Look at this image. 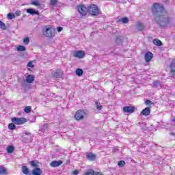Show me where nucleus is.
Returning a JSON list of instances; mask_svg holds the SVG:
<instances>
[{"label": "nucleus", "instance_id": "obj_1", "mask_svg": "<svg viewBox=\"0 0 175 175\" xmlns=\"http://www.w3.org/2000/svg\"><path fill=\"white\" fill-rule=\"evenodd\" d=\"M152 13L156 23L160 27H166L169 24V15L165 10L163 5L159 3H154L152 8Z\"/></svg>", "mask_w": 175, "mask_h": 175}, {"label": "nucleus", "instance_id": "obj_2", "mask_svg": "<svg viewBox=\"0 0 175 175\" xmlns=\"http://www.w3.org/2000/svg\"><path fill=\"white\" fill-rule=\"evenodd\" d=\"M88 116V111L87 109H79L77 111L74 116V118L77 120V121H81V120L87 118Z\"/></svg>", "mask_w": 175, "mask_h": 175}, {"label": "nucleus", "instance_id": "obj_3", "mask_svg": "<svg viewBox=\"0 0 175 175\" xmlns=\"http://www.w3.org/2000/svg\"><path fill=\"white\" fill-rule=\"evenodd\" d=\"M42 31L46 38H54L55 36V29L51 26H46Z\"/></svg>", "mask_w": 175, "mask_h": 175}, {"label": "nucleus", "instance_id": "obj_4", "mask_svg": "<svg viewBox=\"0 0 175 175\" xmlns=\"http://www.w3.org/2000/svg\"><path fill=\"white\" fill-rule=\"evenodd\" d=\"M88 13H90L91 16H98L99 15V8L95 4H92L88 6Z\"/></svg>", "mask_w": 175, "mask_h": 175}, {"label": "nucleus", "instance_id": "obj_5", "mask_svg": "<svg viewBox=\"0 0 175 175\" xmlns=\"http://www.w3.org/2000/svg\"><path fill=\"white\" fill-rule=\"evenodd\" d=\"M11 121L16 125H23L27 122V119L25 118H12Z\"/></svg>", "mask_w": 175, "mask_h": 175}, {"label": "nucleus", "instance_id": "obj_6", "mask_svg": "<svg viewBox=\"0 0 175 175\" xmlns=\"http://www.w3.org/2000/svg\"><path fill=\"white\" fill-rule=\"evenodd\" d=\"M78 12L81 16H87L88 13V7H85L84 5H78Z\"/></svg>", "mask_w": 175, "mask_h": 175}, {"label": "nucleus", "instance_id": "obj_7", "mask_svg": "<svg viewBox=\"0 0 175 175\" xmlns=\"http://www.w3.org/2000/svg\"><path fill=\"white\" fill-rule=\"evenodd\" d=\"M64 163L63 161L59 160V161H52L50 163L51 167H58V166H61Z\"/></svg>", "mask_w": 175, "mask_h": 175}, {"label": "nucleus", "instance_id": "obj_8", "mask_svg": "<svg viewBox=\"0 0 175 175\" xmlns=\"http://www.w3.org/2000/svg\"><path fill=\"white\" fill-rule=\"evenodd\" d=\"M85 53L83 51H77L74 53V57L76 58H84Z\"/></svg>", "mask_w": 175, "mask_h": 175}, {"label": "nucleus", "instance_id": "obj_9", "mask_svg": "<svg viewBox=\"0 0 175 175\" xmlns=\"http://www.w3.org/2000/svg\"><path fill=\"white\" fill-rule=\"evenodd\" d=\"M153 57H154V55L152 54V53L150 51L147 52L144 56L146 62H150Z\"/></svg>", "mask_w": 175, "mask_h": 175}, {"label": "nucleus", "instance_id": "obj_10", "mask_svg": "<svg viewBox=\"0 0 175 175\" xmlns=\"http://www.w3.org/2000/svg\"><path fill=\"white\" fill-rule=\"evenodd\" d=\"M135 110V107H124L123 108V111H124V113H129V114H132V113H133Z\"/></svg>", "mask_w": 175, "mask_h": 175}, {"label": "nucleus", "instance_id": "obj_11", "mask_svg": "<svg viewBox=\"0 0 175 175\" xmlns=\"http://www.w3.org/2000/svg\"><path fill=\"white\" fill-rule=\"evenodd\" d=\"M151 113V108L150 107H146L144 109L140 115L141 116H145V117H147V116H150V113Z\"/></svg>", "mask_w": 175, "mask_h": 175}, {"label": "nucleus", "instance_id": "obj_12", "mask_svg": "<svg viewBox=\"0 0 175 175\" xmlns=\"http://www.w3.org/2000/svg\"><path fill=\"white\" fill-rule=\"evenodd\" d=\"M52 74L55 79H59L62 77V72L61 70L53 71Z\"/></svg>", "mask_w": 175, "mask_h": 175}, {"label": "nucleus", "instance_id": "obj_13", "mask_svg": "<svg viewBox=\"0 0 175 175\" xmlns=\"http://www.w3.org/2000/svg\"><path fill=\"white\" fill-rule=\"evenodd\" d=\"M43 173L42 169L39 167H36L32 170L31 174L32 175H41Z\"/></svg>", "mask_w": 175, "mask_h": 175}, {"label": "nucleus", "instance_id": "obj_14", "mask_svg": "<svg viewBox=\"0 0 175 175\" xmlns=\"http://www.w3.org/2000/svg\"><path fill=\"white\" fill-rule=\"evenodd\" d=\"M21 170H22V172L23 173V174H25V175H31V172L29 171V169L25 165L22 166Z\"/></svg>", "mask_w": 175, "mask_h": 175}, {"label": "nucleus", "instance_id": "obj_15", "mask_svg": "<svg viewBox=\"0 0 175 175\" xmlns=\"http://www.w3.org/2000/svg\"><path fill=\"white\" fill-rule=\"evenodd\" d=\"M27 13H29V14H31L32 16H34V14H37V16H39V12H38L32 8H28L27 10Z\"/></svg>", "mask_w": 175, "mask_h": 175}, {"label": "nucleus", "instance_id": "obj_16", "mask_svg": "<svg viewBox=\"0 0 175 175\" xmlns=\"http://www.w3.org/2000/svg\"><path fill=\"white\" fill-rule=\"evenodd\" d=\"M86 157L88 159H89V161H95V158H96V156L90 152L87 154Z\"/></svg>", "mask_w": 175, "mask_h": 175}, {"label": "nucleus", "instance_id": "obj_17", "mask_svg": "<svg viewBox=\"0 0 175 175\" xmlns=\"http://www.w3.org/2000/svg\"><path fill=\"white\" fill-rule=\"evenodd\" d=\"M27 83H33V81H35V76L32 75H28L27 77Z\"/></svg>", "mask_w": 175, "mask_h": 175}, {"label": "nucleus", "instance_id": "obj_18", "mask_svg": "<svg viewBox=\"0 0 175 175\" xmlns=\"http://www.w3.org/2000/svg\"><path fill=\"white\" fill-rule=\"evenodd\" d=\"M145 27H144V24L139 22L137 23V31H143V29H144Z\"/></svg>", "mask_w": 175, "mask_h": 175}, {"label": "nucleus", "instance_id": "obj_19", "mask_svg": "<svg viewBox=\"0 0 175 175\" xmlns=\"http://www.w3.org/2000/svg\"><path fill=\"white\" fill-rule=\"evenodd\" d=\"M153 43L156 46H163V44H162V42L159 40L158 38L153 40Z\"/></svg>", "mask_w": 175, "mask_h": 175}, {"label": "nucleus", "instance_id": "obj_20", "mask_svg": "<svg viewBox=\"0 0 175 175\" xmlns=\"http://www.w3.org/2000/svg\"><path fill=\"white\" fill-rule=\"evenodd\" d=\"M8 173V170L5 167L0 165V175L6 174Z\"/></svg>", "mask_w": 175, "mask_h": 175}, {"label": "nucleus", "instance_id": "obj_21", "mask_svg": "<svg viewBox=\"0 0 175 175\" xmlns=\"http://www.w3.org/2000/svg\"><path fill=\"white\" fill-rule=\"evenodd\" d=\"M29 165H31V166H33V167H38L39 162L35 161H29Z\"/></svg>", "mask_w": 175, "mask_h": 175}, {"label": "nucleus", "instance_id": "obj_22", "mask_svg": "<svg viewBox=\"0 0 175 175\" xmlns=\"http://www.w3.org/2000/svg\"><path fill=\"white\" fill-rule=\"evenodd\" d=\"M83 73H84V71H83V69H81V68H77L76 70L77 76H79V77L83 76Z\"/></svg>", "mask_w": 175, "mask_h": 175}, {"label": "nucleus", "instance_id": "obj_23", "mask_svg": "<svg viewBox=\"0 0 175 175\" xmlns=\"http://www.w3.org/2000/svg\"><path fill=\"white\" fill-rule=\"evenodd\" d=\"M13 151H14V146H9L7 148V152L8 154H12Z\"/></svg>", "mask_w": 175, "mask_h": 175}, {"label": "nucleus", "instance_id": "obj_24", "mask_svg": "<svg viewBox=\"0 0 175 175\" xmlns=\"http://www.w3.org/2000/svg\"><path fill=\"white\" fill-rule=\"evenodd\" d=\"M31 5H34V6H38V8H40V3H39V0H33L31 1Z\"/></svg>", "mask_w": 175, "mask_h": 175}, {"label": "nucleus", "instance_id": "obj_25", "mask_svg": "<svg viewBox=\"0 0 175 175\" xmlns=\"http://www.w3.org/2000/svg\"><path fill=\"white\" fill-rule=\"evenodd\" d=\"M152 84H153V87H154V88L162 87V84H161V82H159V81H153Z\"/></svg>", "mask_w": 175, "mask_h": 175}, {"label": "nucleus", "instance_id": "obj_26", "mask_svg": "<svg viewBox=\"0 0 175 175\" xmlns=\"http://www.w3.org/2000/svg\"><path fill=\"white\" fill-rule=\"evenodd\" d=\"M119 21H121L123 24H128L129 23V18L124 17L119 20Z\"/></svg>", "mask_w": 175, "mask_h": 175}, {"label": "nucleus", "instance_id": "obj_27", "mask_svg": "<svg viewBox=\"0 0 175 175\" xmlns=\"http://www.w3.org/2000/svg\"><path fill=\"white\" fill-rule=\"evenodd\" d=\"M8 129H10V131H14V129H16V124H14V123H10L8 124Z\"/></svg>", "mask_w": 175, "mask_h": 175}, {"label": "nucleus", "instance_id": "obj_28", "mask_svg": "<svg viewBox=\"0 0 175 175\" xmlns=\"http://www.w3.org/2000/svg\"><path fill=\"white\" fill-rule=\"evenodd\" d=\"M116 42L118 44H120V43H122V37L121 36H118L116 37Z\"/></svg>", "mask_w": 175, "mask_h": 175}, {"label": "nucleus", "instance_id": "obj_29", "mask_svg": "<svg viewBox=\"0 0 175 175\" xmlns=\"http://www.w3.org/2000/svg\"><path fill=\"white\" fill-rule=\"evenodd\" d=\"M25 50H26L25 46L23 45H19L17 47V51H25Z\"/></svg>", "mask_w": 175, "mask_h": 175}, {"label": "nucleus", "instance_id": "obj_30", "mask_svg": "<svg viewBox=\"0 0 175 175\" xmlns=\"http://www.w3.org/2000/svg\"><path fill=\"white\" fill-rule=\"evenodd\" d=\"M16 17L15 14L13 13H8V20H13Z\"/></svg>", "mask_w": 175, "mask_h": 175}, {"label": "nucleus", "instance_id": "obj_31", "mask_svg": "<svg viewBox=\"0 0 175 175\" xmlns=\"http://www.w3.org/2000/svg\"><path fill=\"white\" fill-rule=\"evenodd\" d=\"M170 76H171V77H173V79H175V69L172 68L170 70Z\"/></svg>", "mask_w": 175, "mask_h": 175}, {"label": "nucleus", "instance_id": "obj_32", "mask_svg": "<svg viewBox=\"0 0 175 175\" xmlns=\"http://www.w3.org/2000/svg\"><path fill=\"white\" fill-rule=\"evenodd\" d=\"M31 110H32V108L29 106H27V107H25L24 111H25V113H31Z\"/></svg>", "mask_w": 175, "mask_h": 175}, {"label": "nucleus", "instance_id": "obj_33", "mask_svg": "<svg viewBox=\"0 0 175 175\" xmlns=\"http://www.w3.org/2000/svg\"><path fill=\"white\" fill-rule=\"evenodd\" d=\"M49 128V124L44 123L42 126H41V131L42 132H44L45 129H47Z\"/></svg>", "mask_w": 175, "mask_h": 175}, {"label": "nucleus", "instance_id": "obj_34", "mask_svg": "<svg viewBox=\"0 0 175 175\" xmlns=\"http://www.w3.org/2000/svg\"><path fill=\"white\" fill-rule=\"evenodd\" d=\"M0 28L1 29H6V25L1 21H0Z\"/></svg>", "mask_w": 175, "mask_h": 175}, {"label": "nucleus", "instance_id": "obj_35", "mask_svg": "<svg viewBox=\"0 0 175 175\" xmlns=\"http://www.w3.org/2000/svg\"><path fill=\"white\" fill-rule=\"evenodd\" d=\"M95 105H96L97 110H100L102 109V105H100V103H98V101H96Z\"/></svg>", "mask_w": 175, "mask_h": 175}, {"label": "nucleus", "instance_id": "obj_36", "mask_svg": "<svg viewBox=\"0 0 175 175\" xmlns=\"http://www.w3.org/2000/svg\"><path fill=\"white\" fill-rule=\"evenodd\" d=\"M119 167H124L125 166V161H120L118 163Z\"/></svg>", "mask_w": 175, "mask_h": 175}, {"label": "nucleus", "instance_id": "obj_37", "mask_svg": "<svg viewBox=\"0 0 175 175\" xmlns=\"http://www.w3.org/2000/svg\"><path fill=\"white\" fill-rule=\"evenodd\" d=\"M83 175H94V170H88L86 172L84 173Z\"/></svg>", "mask_w": 175, "mask_h": 175}, {"label": "nucleus", "instance_id": "obj_38", "mask_svg": "<svg viewBox=\"0 0 175 175\" xmlns=\"http://www.w3.org/2000/svg\"><path fill=\"white\" fill-rule=\"evenodd\" d=\"M57 2L58 1L57 0H51L50 5H51L52 6H55V5H57Z\"/></svg>", "mask_w": 175, "mask_h": 175}, {"label": "nucleus", "instance_id": "obj_39", "mask_svg": "<svg viewBox=\"0 0 175 175\" xmlns=\"http://www.w3.org/2000/svg\"><path fill=\"white\" fill-rule=\"evenodd\" d=\"M145 105H146V106H151V105H152V102L150 100H146L145 101Z\"/></svg>", "mask_w": 175, "mask_h": 175}, {"label": "nucleus", "instance_id": "obj_40", "mask_svg": "<svg viewBox=\"0 0 175 175\" xmlns=\"http://www.w3.org/2000/svg\"><path fill=\"white\" fill-rule=\"evenodd\" d=\"M23 43H25V44H29V38H26L23 40Z\"/></svg>", "mask_w": 175, "mask_h": 175}, {"label": "nucleus", "instance_id": "obj_41", "mask_svg": "<svg viewBox=\"0 0 175 175\" xmlns=\"http://www.w3.org/2000/svg\"><path fill=\"white\" fill-rule=\"evenodd\" d=\"M170 68H175V59L172 60V62L170 65Z\"/></svg>", "mask_w": 175, "mask_h": 175}, {"label": "nucleus", "instance_id": "obj_42", "mask_svg": "<svg viewBox=\"0 0 175 175\" xmlns=\"http://www.w3.org/2000/svg\"><path fill=\"white\" fill-rule=\"evenodd\" d=\"M31 140H32V139H28L27 137L23 138V142H25V143H29L31 142Z\"/></svg>", "mask_w": 175, "mask_h": 175}, {"label": "nucleus", "instance_id": "obj_43", "mask_svg": "<svg viewBox=\"0 0 175 175\" xmlns=\"http://www.w3.org/2000/svg\"><path fill=\"white\" fill-rule=\"evenodd\" d=\"M28 68H34L35 66L32 64V62H30L27 64Z\"/></svg>", "mask_w": 175, "mask_h": 175}, {"label": "nucleus", "instance_id": "obj_44", "mask_svg": "<svg viewBox=\"0 0 175 175\" xmlns=\"http://www.w3.org/2000/svg\"><path fill=\"white\" fill-rule=\"evenodd\" d=\"M93 175H103V174H102V172L94 171Z\"/></svg>", "mask_w": 175, "mask_h": 175}, {"label": "nucleus", "instance_id": "obj_45", "mask_svg": "<svg viewBox=\"0 0 175 175\" xmlns=\"http://www.w3.org/2000/svg\"><path fill=\"white\" fill-rule=\"evenodd\" d=\"M15 14H16V16H21V11H16V12H15Z\"/></svg>", "mask_w": 175, "mask_h": 175}, {"label": "nucleus", "instance_id": "obj_46", "mask_svg": "<svg viewBox=\"0 0 175 175\" xmlns=\"http://www.w3.org/2000/svg\"><path fill=\"white\" fill-rule=\"evenodd\" d=\"M64 29L62 27H57V32H61Z\"/></svg>", "mask_w": 175, "mask_h": 175}, {"label": "nucleus", "instance_id": "obj_47", "mask_svg": "<svg viewBox=\"0 0 175 175\" xmlns=\"http://www.w3.org/2000/svg\"><path fill=\"white\" fill-rule=\"evenodd\" d=\"M72 174H74V175H77V174H79V170H75V171H73V172H72Z\"/></svg>", "mask_w": 175, "mask_h": 175}, {"label": "nucleus", "instance_id": "obj_48", "mask_svg": "<svg viewBox=\"0 0 175 175\" xmlns=\"http://www.w3.org/2000/svg\"><path fill=\"white\" fill-rule=\"evenodd\" d=\"M27 136H31V132H25V133Z\"/></svg>", "mask_w": 175, "mask_h": 175}, {"label": "nucleus", "instance_id": "obj_49", "mask_svg": "<svg viewBox=\"0 0 175 175\" xmlns=\"http://www.w3.org/2000/svg\"><path fill=\"white\" fill-rule=\"evenodd\" d=\"M170 135H172V136H174V133H170Z\"/></svg>", "mask_w": 175, "mask_h": 175}, {"label": "nucleus", "instance_id": "obj_50", "mask_svg": "<svg viewBox=\"0 0 175 175\" xmlns=\"http://www.w3.org/2000/svg\"><path fill=\"white\" fill-rule=\"evenodd\" d=\"M165 3H167V0H163Z\"/></svg>", "mask_w": 175, "mask_h": 175}, {"label": "nucleus", "instance_id": "obj_51", "mask_svg": "<svg viewBox=\"0 0 175 175\" xmlns=\"http://www.w3.org/2000/svg\"><path fill=\"white\" fill-rule=\"evenodd\" d=\"M113 151H117V148H114Z\"/></svg>", "mask_w": 175, "mask_h": 175}]
</instances>
